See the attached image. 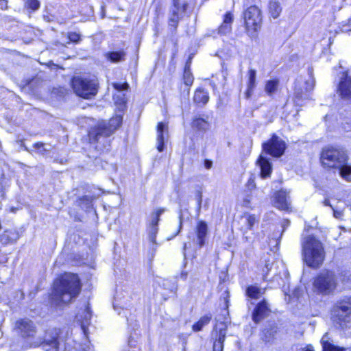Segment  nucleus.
Here are the masks:
<instances>
[{
    "mask_svg": "<svg viewBox=\"0 0 351 351\" xmlns=\"http://www.w3.org/2000/svg\"><path fill=\"white\" fill-rule=\"evenodd\" d=\"M71 84L75 94L82 98L90 99L97 93L98 82L95 79L73 77Z\"/></svg>",
    "mask_w": 351,
    "mask_h": 351,
    "instance_id": "6",
    "label": "nucleus"
},
{
    "mask_svg": "<svg viewBox=\"0 0 351 351\" xmlns=\"http://www.w3.org/2000/svg\"><path fill=\"white\" fill-rule=\"evenodd\" d=\"M322 165L328 168H336L340 176L346 181H351V165L347 164L348 156L343 150L329 147L321 156Z\"/></svg>",
    "mask_w": 351,
    "mask_h": 351,
    "instance_id": "3",
    "label": "nucleus"
},
{
    "mask_svg": "<svg viewBox=\"0 0 351 351\" xmlns=\"http://www.w3.org/2000/svg\"><path fill=\"white\" fill-rule=\"evenodd\" d=\"M278 83H279V82L278 80H268L266 82L265 87V92L269 95H272L277 90Z\"/></svg>",
    "mask_w": 351,
    "mask_h": 351,
    "instance_id": "35",
    "label": "nucleus"
},
{
    "mask_svg": "<svg viewBox=\"0 0 351 351\" xmlns=\"http://www.w3.org/2000/svg\"><path fill=\"white\" fill-rule=\"evenodd\" d=\"M195 199L197 201V213L199 215L202 203V194L200 191H197L195 193Z\"/></svg>",
    "mask_w": 351,
    "mask_h": 351,
    "instance_id": "43",
    "label": "nucleus"
},
{
    "mask_svg": "<svg viewBox=\"0 0 351 351\" xmlns=\"http://www.w3.org/2000/svg\"><path fill=\"white\" fill-rule=\"evenodd\" d=\"M272 263H270L269 262H267L265 263V268L267 269V271H269L271 267Z\"/></svg>",
    "mask_w": 351,
    "mask_h": 351,
    "instance_id": "57",
    "label": "nucleus"
},
{
    "mask_svg": "<svg viewBox=\"0 0 351 351\" xmlns=\"http://www.w3.org/2000/svg\"><path fill=\"white\" fill-rule=\"evenodd\" d=\"M187 275H188V273L186 272V271H182L181 274H180V278L182 279V280H186V278H187Z\"/></svg>",
    "mask_w": 351,
    "mask_h": 351,
    "instance_id": "54",
    "label": "nucleus"
},
{
    "mask_svg": "<svg viewBox=\"0 0 351 351\" xmlns=\"http://www.w3.org/2000/svg\"><path fill=\"white\" fill-rule=\"evenodd\" d=\"M59 330L51 328L47 330L44 336L43 341L36 342L34 346H41L45 351H59Z\"/></svg>",
    "mask_w": 351,
    "mask_h": 351,
    "instance_id": "9",
    "label": "nucleus"
},
{
    "mask_svg": "<svg viewBox=\"0 0 351 351\" xmlns=\"http://www.w3.org/2000/svg\"><path fill=\"white\" fill-rule=\"evenodd\" d=\"M80 204L81 205L84 204V207L86 209L90 208L91 207V206H92L93 199L90 196L85 195L82 199H80Z\"/></svg>",
    "mask_w": 351,
    "mask_h": 351,
    "instance_id": "44",
    "label": "nucleus"
},
{
    "mask_svg": "<svg viewBox=\"0 0 351 351\" xmlns=\"http://www.w3.org/2000/svg\"><path fill=\"white\" fill-rule=\"evenodd\" d=\"M258 0H245L244 3V6L249 7L250 5H256V3Z\"/></svg>",
    "mask_w": 351,
    "mask_h": 351,
    "instance_id": "48",
    "label": "nucleus"
},
{
    "mask_svg": "<svg viewBox=\"0 0 351 351\" xmlns=\"http://www.w3.org/2000/svg\"><path fill=\"white\" fill-rule=\"evenodd\" d=\"M265 293V289L257 285H250L247 287L245 294L252 299H258Z\"/></svg>",
    "mask_w": 351,
    "mask_h": 351,
    "instance_id": "28",
    "label": "nucleus"
},
{
    "mask_svg": "<svg viewBox=\"0 0 351 351\" xmlns=\"http://www.w3.org/2000/svg\"><path fill=\"white\" fill-rule=\"evenodd\" d=\"M290 224V221L289 220H284L282 223V232L285 231L286 228H287Z\"/></svg>",
    "mask_w": 351,
    "mask_h": 351,
    "instance_id": "51",
    "label": "nucleus"
},
{
    "mask_svg": "<svg viewBox=\"0 0 351 351\" xmlns=\"http://www.w3.org/2000/svg\"><path fill=\"white\" fill-rule=\"evenodd\" d=\"M263 149L273 157L279 158L282 156L286 149V143L277 135L273 134L271 138L263 143Z\"/></svg>",
    "mask_w": 351,
    "mask_h": 351,
    "instance_id": "10",
    "label": "nucleus"
},
{
    "mask_svg": "<svg viewBox=\"0 0 351 351\" xmlns=\"http://www.w3.org/2000/svg\"><path fill=\"white\" fill-rule=\"evenodd\" d=\"M324 206H330L332 209V205L330 204V200L328 199H326L324 201Z\"/></svg>",
    "mask_w": 351,
    "mask_h": 351,
    "instance_id": "56",
    "label": "nucleus"
},
{
    "mask_svg": "<svg viewBox=\"0 0 351 351\" xmlns=\"http://www.w3.org/2000/svg\"><path fill=\"white\" fill-rule=\"evenodd\" d=\"M165 211V208H159L151 214V219L147 225L149 241L152 243L151 258L154 256L156 250V235L158 232V222L161 215Z\"/></svg>",
    "mask_w": 351,
    "mask_h": 351,
    "instance_id": "8",
    "label": "nucleus"
},
{
    "mask_svg": "<svg viewBox=\"0 0 351 351\" xmlns=\"http://www.w3.org/2000/svg\"><path fill=\"white\" fill-rule=\"evenodd\" d=\"M308 99V96L304 93L302 88L295 85L294 88L293 101L297 106H303L304 101Z\"/></svg>",
    "mask_w": 351,
    "mask_h": 351,
    "instance_id": "30",
    "label": "nucleus"
},
{
    "mask_svg": "<svg viewBox=\"0 0 351 351\" xmlns=\"http://www.w3.org/2000/svg\"><path fill=\"white\" fill-rule=\"evenodd\" d=\"M212 165H213V162L210 160H208V159H206L204 160V167L209 169L212 167Z\"/></svg>",
    "mask_w": 351,
    "mask_h": 351,
    "instance_id": "50",
    "label": "nucleus"
},
{
    "mask_svg": "<svg viewBox=\"0 0 351 351\" xmlns=\"http://www.w3.org/2000/svg\"><path fill=\"white\" fill-rule=\"evenodd\" d=\"M332 210H333V211H334V216H335L336 218H339V217H340V216L341 215V212H339V211L335 210L334 208H333Z\"/></svg>",
    "mask_w": 351,
    "mask_h": 351,
    "instance_id": "55",
    "label": "nucleus"
},
{
    "mask_svg": "<svg viewBox=\"0 0 351 351\" xmlns=\"http://www.w3.org/2000/svg\"><path fill=\"white\" fill-rule=\"evenodd\" d=\"M243 15L246 27L256 30L262 21L261 12L258 5H250Z\"/></svg>",
    "mask_w": 351,
    "mask_h": 351,
    "instance_id": "12",
    "label": "nucleus"
},
{
    "mask_svg": "<svg viewBox=\"0 0 351 351\" xmlns=\"http://www.w3.org/2000/svg\"><path fill=\"white\" fill-rule=\"evenodd\" d=\"M308 75H309V79L305 82V84H306L305 90H306V92H308V91L312 90L313 89V88H314L315 83V79L313 77V69H311V68H308Z\"/></svg>",
    "mask_w": 351,
    "mask_h": 351,
    "instance_id": "37",
    "label": "nucleus"
},
{
    "mask_svg": "<svg viewBox=\"0 0 351 351\" xmlns=\"http://www.w3.org/2000/svg\"><path fill=\"white\" fill-rule=\"evenodd\" d=\"M69 39L73 43H77L80 40V35L76 32H71L69 34Z\"/></svg>",
    "mask_w": 351,
    "mask_h": 351,
    "instance_id": "46",
    "label": "nucleus"
},
{
    "mask_svg": "<svg viewBox=\"0 0 351 351\" xmlns=\"http://www.w3.org/2000/svg\"><path fill=\"white\" fill-rule=\"evenodd\" d=\"M126 52L123 49L108 51L104 53L105 58L112 63H119L125 60Z\"/></svg>",
    "mask_w": 351,
    "mask_h": 351,
    "instance_id": "20",
    "label": "nucleus"
},
{
    "mask_svg": "<svg viewBox=\"0 0 351 351\" xmlns=\"http://www.w3.org/2000/svg\"><path fill=\"white\" fill-rule=\"evenodd\" d=\"M208 234V225L204 221H198L195 228V235L193 239L194 244L200 248L205 245Z\"/></svg>",
    "mask_w": 351,
    "mask_h": 351,
    "instance_id": "14",
    "label": "nucleus"
},
{
    "mask_svg": "<svg viewBox=\"0 0 351 351\" xmlns=\"http://www.w3.org/2000/svg\"><path fill=\"white\" fill-rule=\"evenodd\" d=\"M335 312L339 317H346L351 314V298L348 301L340 302L335 308Z\"/></svg>",
    "mask_w": 351,
    "mask_h": 351,
    "instance_id": "24",
    "label": "nucleus"
},
{
    "mask_svg": "<svg viewBox=\"0 0 351 351\" xmlns=\"http://www.w3.org/2000/svg\"><path fill=\"white\" fill-rule=\"evenodd\" d=\"M209 100L208 92L202 88H198L194 94L193 101L199 106H204Z\"/></svg>",
    "mask_w": 351,
    "mask_h": 351,
    "instance_id": "25",
    "label": "nucleus"
},
{
    "mask_svg": "<svg viewBox=\"0 0 351 351\" xmlns=\"http://www.w3.org/2000/svg\"><path fill=\"white\" fill-rule=\"evenodd\" d=\"M187 3H180L179 0H173V7L171 9L169 17V25L173 28L172 32H176L178 25L181 15L185 12L187 8Z\"/></svg>",
    "mask_w": 351,
    "mask_h": 351,
    "instance_id": "13",
    "label": "nucleus"
},
{
    "mask_svg": "<svg viewBox=\"0 0 351 351\" xmlns=\"http://www.w3.org/2000/svg\"><path fill=\"white\" fill-rule=\"evenodd\" d=\"M338 90L343 97H351V77L346 72L343 73L338 86Z\"/></svg>",
    "mask_w": 351,
    "mask_h": 351,
    "instance_id": "17",
    "label": "nucleus"
},
{
    "mask_svg": "<svg viewBox=\"0 0 351 351\" xmlns=\"http://www.w3.org/2000/svg\"><path fill=\"white\" fill-rule=\"evenodd\" d=\"M269 304L267 302L263 299L255 306L252 314V320L254 323L258 324L269 315Z\"/></svg>",
    "mask_w": 351,
    "mask_h": 351,
    "instance_id": "15",
    "label": "nucleus"
},
{
    "mask_svg": "<svg viewBox=\"0 0 351 351\" xmlns=\"http://www.w3.org/2000/svg\"><path fill=\"white\" fill-rule=\"evenodd\" d=\"M34 148L38 150V152L42 154H44L45 152L49 150L45 147V144L41 142L35 143L33 145Z\"/></svg>",
    "mask_w": 351,
    "mask_h": 351,
    "instance_id": "45",
    "label": "nucleus"
},
{
    "mask_svg": "<svg viewBox=\"0 0 351 351\" xmlns=\"http://www.w3.org/2000/svg\"><path fill=\"white\" fill-rule=\"evenodd\" d=\"M187 94L188 95L189 94V88H188V90H187Z\"/></svg>",
    "mask_w": 351,
    "mask_h": 351,
    "instance_id": "60",
    "label": "nucleus"
},
{
    "mask_svg": "<svg viewBox=\"0 0 351 351\" xmlns=\"http://www.w3.org/2000/svg\"><path fill=\"white\" fill-rule=\"evenodd\" d=\"M211 315H206L193 326V330L195 332L200 331L203 327L209 324L211 320Z\"/></svg>",
    "mask_w": 351,
    "mask_h": 351,
    "instance_id": "33",
    "label": "nucleus"
},
{
    "mask_svg": "<svg viewBox=\"0 0 351 351\" xmlns=\"http://www.w3.org/2000/svg\"><path fill=\"white\" fill-rule=\"evenodd\" d=\"M256 163L261 169V176L263 178L269 177L272 171L271 163L269 159L263 155H260Z\"/></svg>",
    "mask_w": 351,
    "mask_h": 351,
    "instance_id": "21",
    "label": "nucleus"
},
{
    "mask_svg": "<svg viewBox=\"0 0 351 351\" xmlns=\"http://www.w3.org/2000/svg\"><path fill=\"white\" fill-rule=\"evenodd\" d=\"M289 198L286 191L282 190L278 191L275 195V206L282 210H289L290 209Z\"/></svg>",
    "mask_w": 351,
    "mask_h": 351,
    "instance_id": "18",
    "label": "nucleus"
},
{
    "mask_svg": "<svg viewBox=\"0 0 351 351\" xmlns=\"http://www.w3.org/2000/svg\"><path fill=\"white\" fill-rule=\"evenodd\" d=\"M321 344L322 351H346V348L335 346L332 342H330L327 332L323 335L321 339Z\"/></svg>",
    "mask_w": 351,
    "mask_h": 351,
    "instance_id": "26",
    "label": "nucleus"
},
{
    "mask_svg": "<svg viewBox=\"0 0 351 351\" xmlns=\"http://www.w3.org/2000/svg\"><path fill=\"white\" fill-rule=\"evenodd\" d=\"M16 332L25 340L26 343L23 347L28 348L35 347L34 344L38 341H43V337L34 341L36 333V328L34 323L29 319H21L16 322Z\"/></svg>",
    "mask_w": 351,
    "mask_h": 351,
    "instance_id": "7",
    "label": "nucleus"
},
{
    "mask_svg": "<svg viewBox=\"0 0 351 351\" xmlns=\"http://www.w3.org/2000/svg\"><path fill=\"white\" fill-rule=\"evenodd\" d=\"M190 67H191V60H188V61L186 62L184 71H191Z\"/></svg>",
    "mask_w": 351,
    "mask_h": 351,
    "instance_id": "53",
    "label": "nucleus"
},
{
    "mask_svg": "<svg viewBox=\"0 0 351 351\" xmlns=\"http://www.w3.org/2000/svg\"><path fill=\"white\" fill-rule=\"evenodd\" d=\"M302 247L304 260L306 265L312 268L319 267L325 257L322 242L314 236L309 235L304 239Z\"/></svg>",
    "mask_w": 351,
    "mask_h": 351,
    "instance_id": "4",
    "label": "nucleus"
},
{
    "mask_svg": "<svg viewBox=\"0 0 351 351\" xmlns=\"http://www.w3.org/2000/svg\"><path fill=\"white\" fill-rule=\"evenodd\" d=\"M340 280L345 289H351V271H343L340 275Z\"/></svg>",
    "mask_w": 351,
    "mask_h": 351,
    "instance_id": "34",
    "label": "nucleus"
},
{
    "mask_svg": "<svg viewBox=\"0 0 351 351\" xmlns=\"http://www.w3.org/2000/svg\"><path fill=\"white\" fill-rule=\"evenodd\" d=\"M83 319L82 321L81 327L84 332H86V327L89 324L91 318V312L88 306L86 308L82 315Z\"/></svg>",
    "mask_w": 351,
    "mask_h": 351,
    "instance_id": "36",
    "label": "nucleus"
},
{
    "mask_svg": "<svg viewBox=\"0 0 351 351\" xmlns=\"http://www.w3.org/2000/svg\"><path fill=\"white\" fill-rule=\"evenodd\" d=\"M256 221V217L254 215L245 213L241 216L239 223H240L241 230L243 232V234L248 230H252Z\"/></svg>",
    "mask_w": 351,
    "mask_h": 351,
    "instance_id": "19",
    "label": "nucleus"
},
{
    "mask_svg": "<svg viewBox=\"0 0 351 351\" xmlns=\"http://www.w3.org/2000/svg\"><path fill=\"white\" fill-rule=\"evenodd\" d=\"M254 88H250V86H247V90H246V92L245 93V97L247 99H249L251 97V95L252 94V92L254 90Z\"/></svg>",
    "mask_w": 351,
    "mask_h": 351,
    "instance_id": "49",
    "label": "nucleus"
},
{
    "mask_svg": "<svg viewBox=\"0 0 351 351\" xmlns=\"http://www.w3.org/2000/svg\"><path fill=\"white\" fill-rule=\"evenodd\" d=\"M249 80L247 86L250 88H255L256 86V71L254 69H250L248 71Z\"/></svg>",
    "mask_w": 351,
    "mask_h": 351,
    "instance_id": "38",
    "label": "nucleus"
},
{
    "mask_svg": "<svg viewBox=\"0 0 351 351\" xmlns=\"http://www.w3.org/2000/svg\"><path fill=\"white\" fill-rule=\"evenodd\" d=\"M269 10L271 16L274 19H276L279 16L282 12V8L280 3L276 0H270L269 3Z\"/></svg>",
    "mask_w": 351,
    "mask_h": 351,
    "instance_id": "31",
    "label": "nucleus"
},
{
    "mask_svg": "<svg viewBox=\"0 0 351 351\" xmlns=\"http://www.w3.org/2000/svg\"><path fill=\"white\" fill-rule=\"evenodd\" d=\"M216 337L213 343V351H223V343L226 336V326L219 328V330H215Z\"/></svg>",
    "mask_w": 351,
    "mask_h": 351,
    "instance_id": "23",
    "label": "nucleus"
},
{
    "mask_svg": "<svg viewBox=\"0 0 351 351\" xmlns=\"http://www.w3.org/2000/svg\"><path fill=\"white\" fill-rule=\"evenodd\" d=\"M82 289V284L77 274L66 273L54 283L52 300L60 304H69L75 300Z\"/></svg>",
    "mask_w": 351,
    "mask_h": 351,
    "instance_id": "2",
    "label": "nucleus"
},
{
    "mask_svg": "<svg viewBox=\"0 0 351 351\" xmlns=\"http://www.w3.org/2000/svg\"><path fill=\"white\" fill-rule=\"evenodd\" d=\"M8 7L7 1L5 0H0V8L2 10L6 9Z\"/></svg>",
    "mask_w": 351,
    "mask_h": 351,
    "instance_id": "52",
    "label": "nucleus"
},
{
    "mask_svg": "<svg viewBox=\"0 0 351 351\" xmlns=\"http://www.w3.org/2000/svg\"><path fill=\"white\" fill-rule=\"evenodd\" d=\"M19 237V233L16 230H6L0 235V243L2 245L12 244L15 243Z\"/></svg>",
    "mask_w": 351,
    "mask_h": 351,
    "instance_id": "22",
    "label": "nucleus"
},
{
    "mask_svg": "<svg viewBox=\"0 0 351 351\" xmlns=\"http://www.w3.org/2000/svg\"><path fill=\"white\" fill-rule=\"evenodd\" d=\"M194 77L191 71H184L183 73V81L186 86H191L193 83Z\"/></svg>",
    "mask_w": 351,
    "mask_h": 351,
    "instance_id": "39",
    "label": "nucleus"
},
{
    "mask_svg": "<svg viewBox=\"0 0 351 351\" xmlns=\"http://www.w3.org/2000/svg\"><path fill=\"white\" fill-rule=\"evenodd\" d=\"M221 300L223 301V307L228 308L229 307V300H230V292L226 290L221 295Z\"/></svg>",
    "mask_w": 351,
    "mask_h": 351,
    "instance_id": "42",
    "label": "nucleus"
},
{
    "mask_svg": "<svg viewBox=\"0 0 351 351\" xmlns=\"http://www.w3.org/2000/svg\"><path fill=\"white\" fill-rule=\"evenodd\" d=\"M123 121L121 115L112 117L108 122H99L93 127L89 132L90 143L95 145V148L99 152H108L110 147V136L121 126Z\"/></svg>",
    "mask_w": 351,
    "mask_h": 351,
    "instance_id": "1",
    "label": "nucleus"
},
{
    "mask_svg": "<svg viewBox=\"0 0 351 351\" xmlns=\"http://www.w3.org/2000/svg\"><path fill=\"white\" fill-rule=\"evenodd\" d=\"M114 88L117 90H126L128 87V84H118L115 83L113 84Z\"/></svg>",
    "mask_w": 351,
    "mask_h": 351,
    "instance_id": "47",
    "label": "nucleus"
},
{
    "mask_svg": "<svg viewBox=\"0 0 351 351\" xmlns=\"http://www.w3.org/2000/svg\"><path fill=\"white\" fill-rule=\"evenodd\" d=\"M234 16L231 12H226L223 16V22L217 29V33L220 36H227L232 32V24Z\"/></svg>",
    "mask_w": 351,
    "mask_h": 351,
    "instance_id": "16",
    "label": "nucleus"
},
{
    "mask_svg": "<svg viewBox=\"0 0 351 351\" xmlns=\"http://www.w3.org/2000/svg\"><path fill=\"white\" fill-rule=\"evenodd\" d=\"M25 5L27 8L35 11L40 8V4L38 0H26Z\"/></svg>",
    "mask_w": 351,
    "mask_h": 351,
    "instance_id": "40",
    "label": "nucleus"
},
{
    "mask_svg": "<svg viewBox=\"0 0 351 351\" xmlns=\"http://www.w3.org/2000/svg\"><path fill=\"white\" fill-rule=\"evenodd\" d=\"M186 243H184V250H186Z\"/></svg>",
    "mask_w": 351,
    "mask_h": 351,
    "instance_id": "59",
    "label": "nucleus"
},
{
    "mask_svg": "<svg viewBox=\"0 0 351 351\" xmlns=\"http://www.w3.org/2000/svg\"><path fill=\"white\" fill-rule=\"evenodd\" d=\"M338 285V278L332 270H324L319 273L313 282V291L317 294L328 295L332 294Z\"/></svg>",
    "mask_w": 351,
    "mask_h": 351,
    "instance_id": "5",
    "label": "nucleus"
},
{
    "mask_svg": "<svg viewBox=\"0 0 351 351\" xmlns=\"http://www.w3.org/2000/svg\"><path fill=\"white\" fill-rule=\"evenodd\" d=\"M179 219H180V228H181L182 224V214L181 211L180 212Z\"/></svg>",
    "mask_w": 351,
    "mask_h": 351,
    "instance_id": "58",
    "label": "nucleus"
},
{
    "mask_svg": "<svg viewBox=\"0 0 351 351\" xmlns=\"http://www.w3.org/2000/svg\"><path fill=\"white\" fill-rule=\"evenodd\" d=\"M281 332V327L278 323L268 321L261 331V340L265 343L273 344L280 337Z\"/></svg>",
    "mask_w": 351,
    "mask_h": 351,
    "instance_id": "11",
    "label": "nucleus"
},
{
    "mask_svg": "<svg viewBox=\"0 0 351 351\" xmlns=\"http://www.w3.org/2000/svg\"><path fill=\"white\" fill-rule=\"evenodd\" d=\"M167 130V126L162 122L157 126V149L161 152L164 150L165 132Z\"/></svg>",
    "mask_w": 351,
    "mask_h": 351,
    "instance_id": "27",
    "label": "nucleus"
},
{
    "mask_svg": "<svg viewBox=\"0 0 351 351\" xmlns=\"http://www.w3.org/2000/svg\"><path fill=\"white\" fill-rule=\"evenodd\" d=\"M209 127V123L201 117H195L192 122V128L199 131H205Z\"/></svg>",
    "mask_w": 351,
    "mask_h": 351,
    "instance_id": "32",
    "label": "nucleus"
},
{
    "mask_svg": "<svg viewBox=\"0 0 351 351\" xmlns=\"http://www.w3.org/2000/svg\"><path fill=\"white\" fill-rule=\"evenodd\" d=\"M216 320L218 324H216V326L215 327V330H219V328L221 327H223L224 325L227 328L228 327L227 324L230 322L229 321L228 308H226L225 307H223L221 315H218L216 317Z\"/></svg>",
    "mask_w": 351,
    "mask_h": 351,
    "instance_id": "29",
    "label": "nucleus"
},
{
    "mask_svg": "<svg viewBox=\"0 0 351 351\" xmlns=\"http://www.w3.org/2000/svg\"><path fill=\"white\" fill-rule=\"evenodd\" d=\"M123 351H141V349L136 346L135 341L130 339L128 344L123 348Z\"/></svg>",
    "mask_w": 351,
    "mask_h": 351,
    "instance_id": "41",
    "label": "nucleus"
}]
</instances>
